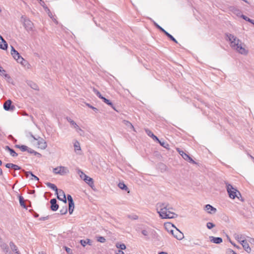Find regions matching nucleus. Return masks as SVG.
<instances>
[{
  "mask_svg": "<svg viewBox=\"0 0 254 254\" xmlns=\"http://www.w3.org/2000/svg\"><path fill=\"white\" fill-rule=\"evenodd\" d=\"M12 169H14V170H19L21 169V168L16 164H14V166H13V167H12Z\"/></svg>",
  "mask_w": 254,
  "mask_h": 254,
  "instance_id": "864d4df0",
  "label": "nucleus"
},
{
  "mask_svg": "<svg viewBox=\"0 0 254 254\" xmlns=\"http://www.w3.org/2000/svg\"><path fill=\"white\" fill-rule=\"evenodd\" d=\"M30 212H33L34 213V216L35 218H37L39 217V214L36 213L33 209L30 210Z\"/></svg>",
  "mask_w": 254,
  "mask_h": 254,
  "instance_id": "4d7b16f0",
  "label": "nucleus"
},
{
  "mask_svg": "<svg viewBox=\"0 0 254 254\" xmlns=\"http://www.w3.org/2000/svg\"><path fill=\"white\" fill-rule=\"evenodd\" d=\"M186 161L192 164H196V162L190 156L189 157Z\"/></svg>",
  "mask_w": 254,
  "mask_h": 254,
  "instance_id": "09e8293b",
  "label": "nucleus"
},
{
  "mask_svg": "<svg viewBox=\"0 0 254 254\" xmlns=\"http://www.w3.org/2000/svg\"><path fill=\"white\" fill-rule=\"evenodd\" d=\"M97 241L103 243L105 242L106 239L104 237L99 236L97 237Z\"/></svg>",
  "mask_w": 254,
  "mask_h": 254,
  "instance_id": "4c0bfd02",
  "label": "nucleus"
},
{
  "mask_svg": "<svg viewBox=\"0 0 254 254\" xmlns=\"http://www.w3.org/2000/svg\"><path fill=\"white\" fill-rule=\"evenodd\" d=\"M74 208V202H68V211L70 214H71Z\"/></svg>",
  "mask_w": 254,
  "mask_h": 254,
  "instance_id": "393cba45",
  "label": "nucleus"
},
{
  "mask_svg": "<svg viewBox=\"0 0 254 254\" xmlns=\"http://www.w3.org/2000/svg\"><path fill=\"white\" fill-rule=\"evenodd\" d=\"M30 175L32 177V178L31 179V180H35L36 181L39 180V178L37 176L34 175L32 172L30 173Z\"/></svg>",
  "mask_w": 254,
  "mask_h": 254,
  "instance_id": "49530a36",
  "label": "nucleus"
},
{
  "mask_svg": "<svg viewBox=\"0 0 254 254\" xmlns=\"http://www.w3.org/2000/svg\"><path fill=\"white\" fill-rule=\"evenodd\" d=\"M27 83L28 85L30 86L31 88L35 90H38V86L35 82L32 81H28L27 82Z\"/></svg>",
  "mask_w": 254,
  "mask_h": 254,
  "instance_id": "412c9836",
  "label": "nucleus"
},
{
  "mask_svg": "<svg viewBox=\"0 0 254 254\" xmlns=\"http://www.w3.org/2000/svg\"><path fill=\"white\" fill-rule=\"evenodd\" d=\"M9 247L11 250V251L14 253H15L16 251H18L17 247L14 244L13 242H10L9 243Z\"/></svg>",
  "mask_w": 254,
  "mask_h": 254,
  "instance_id": "cd10ccee",
  "label": "nucleus"
},
{
  "mask_svg": "<svg viewBox=\"0 0 254 254\" xmlns=\"http://www.w3.org/2000/svg\"><path fill=\"white\" fill-rule=\"evenodd\" d=\"M226 185V189L229 197L232 199H235L236 197L239 199L241 197V193L231 185L228 183H225Z\"/></svg>",
  "mask_w": 254,
  "mask_h": 254,
  "instance_id": "20e7f679",
  "label": "nucleus"
},
{
  "mask_svg": "<svg viewBox=\"0 0 254 254\" xmlns=\"http://www.w3.org/2000/svg\"><path fill=\"white\" fill-rule=\"evenodd\" d=\"M209 239H210V242H211L213 243H215V244H220L222 242V239L220 237H215L213 236H210Z\"/></svg>",
  "mask_w": 254,
  "mask_h": 254,
  "instance_id": "f3484780",
  "label": "nucleus"
},
{
  "mask_svg": "<svg viewBox=\"0 0 254 254\" xmlns=\"http://www.w3.org/2000/svg\"><path fill=\"white\" fill-rule=\"evenodd\" d=\"M11 55L18 63L22 65H24V64L26 63V61L19 55V53L16 50L15 53H12Z\"/></svg>",
  "mask_w": 254,
  "mask_h": 254,
  "instance_id": "6e6552de",
  "label": "nucleus"
},
{
  "mask_svg": "<svg viewBox=\"0 0 254 254\" xmlns=\"http://www.w3.org/2000/svg\"><path fill=\"white\" fill-rule=\"evenodd\" d=\"M230 242L235 247H236L238 249H239V247L237 246L235 244L233 243L231 241V239H229Z\"/></svg>",
  "mask_w": 254,
  "mask_h": 254,
  "instance_id": "052dcab7",
  "label": "nucleus"
},
{
  "mask_svg": "<svg viewBox=\"0 0 254 254\" xmlns=\"http://www.w3.org/2000/svg\"><path fill=\"white\" fill-rule=\"evenodd\" d=\"M77 173L79 175L80 178L83 180H86L88 178V176L85 174L80 169H77Z\"/></svg>",
  "mask_w": 254,
  "mask_h": 254,
  "instance_id": "5701e85b",
  "label": "nucleus"
},
{
  "mask_svg": "<svg viewBox=\"0 0 254 254\" xmlns=\"http://www.w3.org/2000/svg\"><path fill=\"white\" fill-rule=\"evenodd\" d=\"M102 100L104 102L110 106L112 108L114 109V105L110 100L105 98V97H104Z\"/></svg>",
  "mask_w": 254,
  "mask_h": 254,
  "instance_id": "c756f323",
  "label": "nucleus"
},
{
  "mask_svg": "<svg viewBox=\"0 0 254 254\" xmlns=\"http://www.w3.org/2000/svg\"><path fill=\"white\" fill-rule=\"evenodd\" d=\"M156 26L160 30H161L163 32L165 33V34L172 41H174L176 43H177V41L172 36L171 34H170L169 33H168L167 31H166L163 28H162L161 26H160L157 24H155Z\"/></svg>",
  "mask_w": 254,
  "mask_h": 254,
  "instance_id": "f8f14e48",
  "label": "nucleus"
},
{
  "mask_svg": "<svg viewBox=\"0 0 254 254\" xmlns=\"http://www.w3.org/2000/svg\"><path fill=\"white\" fill-rule=\"evenodd\" d=\"M86 105H87L88 107H89V108H91L92 109H93V110L95 112H97L98 111V110L96 108L93 107L92 106L90 105L89 104H88V103H86Z\"/></svg>",
  "mask_w": 254,
  "mask_h": 254,
  "instance_id": "de8ad7c7",
  "label": "nucleus"
},
{
  "mask_svg": "<svg viewBox=\"0 0 254 254\" xmlns=\"http://www.w3.org/2000/svg\"><path fill=\"white\" fill-rule=\"evenodd\" d=\"M19 200L20 205L24 208L27 209V206L24 202V198L22 196H19Z\"/></svg>",
  "mask_w": 254,
  "mask_h": 254,
  "instance_id": "c85d7f7f",
  "label": "nucleus"
},
{
  "mask_svg": "<svg viewBox=\"0 0 254 254\" xmlns=\"http://www.w3.org/2000/svg\"><path fill=\"white\" fill-rule=\"evenodd\" d=\"M66 119H67V121L69 123H70V124L71 125H72L73 126L74 128H75L77 131H78V130L82 131L81 129L78 127V126L76 124V123L74 121L72 120L69 118H67Z\"/></svg>",
  "mask_w": 254,
  "mask_h": 254,
  "instance_id": "a211bd4d",
  "label": "nucleus"
},
{
  "mask_svg": "<svg viewBox=\"0 0 254 254\" xmlns=\"http://www.w3.org/2000/svg\"><path fill=\"white\" fill-rule=\"evenodd\" d=\"M13 166H14V164H12V163H7L5 164V167L7 168H12V167H13Z\"/></svg>",
  "mask_w": 254,
  "mask_h": 254,
  "instance_id": "8fccbe9b",
  "label": "nucleus"
},
{
  "mask_svg": "<svg viewBox=\"0 0 254 254\" xmlns=\"http://www.w3.org/2000/svg\"><path fill=\"white\" fill-rule=\"evenodd\" d=\"M46 185H47V187L51 188L53 190H55L56 192V193L57 194H58V192H59V193L60 194V195H63V199H62L63 201L65 204L66 203L67 200L66 198V196H65V193L62 190H58L57 186L55 185L52 184L51 183H49V182L47 183H46Z\"/></svg>",
  "mask_w": 254,
  "mask_h": 254,
  "instance_id": "39448f33",
  "label": "nucleus"
},
{
  "mask_svg": "<svg viewBox=\"0 0 254 254\" xmlns=\"http://www.w3.org/2000/svg\"><path fill=\"white\" fill-rule=\"evenodd\" d=\"M80 243L83 247H85L86 245H89V246L92 245V242L89 239H86V240H81L80 241Z\"/></svg>",
  "mask_w": 254,
  "mask_h": 254,
  "instance_id": "aec40b11",
  "label": "nucleus"
},
{
  "mask_svg": "<svg viewBox=\"0 0 254 254\" xmlns=\"http://www.w3.org/2000/svg\"><path fill=\"white\" fill-rule=\"evenodd\" d=\"M240 16H241V17H242L243 19H244V20H245L247 21H248L249 22H252L251 19H250V18L248 17L247 16H246L245 15L242 14Z\"/></svg>",
  "mask_w": 254,
  "mask_h": 254,
  "instance_id": "79ce46f5",
  "label": "nucleus"
},
{
  "mask_svg": "<svg viewBox=\"0 0 254 254\" xmlns=\"http://www.w3.org/2000/svg\"><path fill=\"white\" fill-rule=\"evenodd\" d=\"M159 254H168L166 252H162L159 253Z\"/></svg>",
  "mask_w": 254,
  "mask_h": 254,
  "instance_id": "774afa93",
  "label": "nucleus"
},
{
  "mask_svg": "<svg viewBox=\"0 0 254 254\" xmlns=\"http://www.w3.org/2000/svg\"><path fill=\"white\" fill-rule=\"evenodd\" d=\"M131 129L132 130H134V127L130 123L128 122V129Z\"/></svg>",
  "mask_w": 254,
  "mask_h": 254,
  "instance_id": "5fc2aeb1",
  "label": "nucleus"
},
{
  "mask_svg": "<svg viewBox=\"0 0 254 254\" xmlns=\"http://www.w3.org/2000/svg\"><path fill=\"white\" fill-rule=\"evenodd\" d=\"M116 247L118 249H120V250H125L126 248V246L124 244H119V243H117L116 244Z\"/></svg>",
  "mask_w": 254,
  "mask_h": 254,
  "instance_id": "c9c22d12",
  "label": "nucleus"
},
{
  "mask_svg": "<svg viewBox=\"0 0 254 254\" xmlns=\"http://www.w3.org/2000/svg\"><path fill=\"white\" fill-rule=\"evenodd\" d=\"M37 140V144L39 148L44 149L47 147V143L43 138L39 137Z\"/></svg>",
  "mask_w": 254,
  "mask_h": 254,
  "instance_id": "4468645a",
  "label": "nucleus"
},
{
  "mask_svg": "<svg viewBox=\"0 0 254 254\" xmlns=\"http://www.w3.org/2000/svg\"><path fill=\"white\" fill-rule=\"evenodd\" d=\"M12 101L10 100H7L3 104V108L6 111L13 110L15 107L11 105Z\"/></svg>",
  "mask_w": 254,
  "mask_h": 254,
  "instance_id": "9d476101",
  "label": "nucleus"
},
{
  "mask_svg": "<svg viewBox=\"0 0 254 254\" xmlns=\"http://www.w3.org/2000/svg\"><path fill=\"white\" fill-rule=\"evenodd\" d=\"M53 171L54 174L60 175H64L69 173V170L67 167L62 166L54 168Z\"/></svg>",
  "mask_w": 254,
  "mask_h": 254,
  "instance_id": "423d86ee",
  "label": "nucleus"
},
{
  "mask_svg": "<svg viewBox=\"0 0 254 254\" xmlns=\"http://www.w3.org/2000/svg\"><path fill=\"white\" fill-rule=\"evenodd\" d=\"M174 229L175 230H171V233L177 239L182 240L184 238V234L176 227Z\"/></svg>",
  "mask_w": 254,
  "mask_h": 254,
  "instance_id": "1a4fd4ad",
  "label": "nucleus"
},
{
  "mask_svg": "<svg viewBox=\"0 0 254 254\" xmlns=\"http://www.w3.org/2000/svg\"><path fill=\"white\" fill-rule=\"evenodd\" d=\"M0 247L5 253V254H10V253L9 252V248L6 244L2 243L0 245Z\"/></svg>",
  "mask_w": 254,
  "mask_h": 254,
  "instance_id": "4be33fe9",
  "label": "nucleus"
},
{
  "mask_svg": "<svg viewBox=\"0 0 254 254\" xmlns=\"http://www.w3.org/2000/svg\"><path fill=\"white\" fill-rule=\"evenodd\" d=\"M235 238L240 243L241 241H242V235H238V234H235Z\"/></svg>",
  "mask_w": 254,
  "mask_h": 254,
  "instance_id": "ea45409f",
  "label": "nucleus"
},
{
  "mask_svg": "<svg viewBox=\"0 0 254 254\" xmlns=\"http://www.w3.org/2000/svg\"><path fill=\"white\" fill-rule=\"evenodd\" d=\"M241 244L242 245L243 248L247 252L249 253L251 252V249L249 246V244L246 240H243L241 241Z\"/></svg>",
  "mask_w": 254,
  "mask_h": 254,
  "instance_id": "2eb2a0df",
  "label": "nucleus"
},
{
  "mask_svg": "<svg viewBox=\"0 0 254 254\" xmlns=\"http://www.w3.org/2000/svg\"><path fill=\"white\" fill-rule=\"evenodd\" d=\"M48 216L44 217H41L40 218V220H45L48 219Z\"/></svg>",
  "mask_w": 254,
  "mask_h": 254,
  "instance_id": "e2e57ef3",
  "label": "nucleus"
},
{
  "mask_svg": "<svg viewBox=\"0 0 254 254\" xmlns=\"http://www.w3.org/2000/svg\"><path fill=\"white\" fill-rule=\"evenodd\" d=\"M249 242L253 244V245H254V238H250L249 240Z\"/></svg>",
  "mask_w": 254,
  "mask_h": 254,
  "instance_id": "13d9d810",
  "label": "nucleus"
},
{
  "mask_svg": "<svg viewBox=\"0 0 254 254\" xmlns=\"http://www.w3.org/2000/svg\"><path fill=\"white\" fill-rule=\"evenodd\" d=\"M128 218L132 219V220H136L138 219V216L135 214L130 215L128 216Z\"/></svg>",
  "mask_w": 254,
  "mask_h": 254,
  "instance_id": "37998d69",
  "label": "nucleus"
},
{
  "mask_svg": "<svg viewBox=\"0 0 254 254\" xmlns=\"http://www.w3.org/2000/svg\"><path fill=\"white\" fill-rule=\"evenodd\" d=\"M204 210L206 211L207 213L211 214L215 213L217 211L215 208L210 204L205 205L204 207Z\"/></svg>",
  "mask_w": 254,
  "mask_h": 254,
  "instance_id": "ddd939ff",
  "label": "nucleus"
},
{
  "mask_svg": "<svg viewBox=\"0 0 254 254\" xmlns=\"http://www.w3.org/2000/svg\"><path fill=\"white\" fill-rule=\"evenodd\" d=\"M57 197L59 200L63 201L62 199H63V195H60L59 192H58V194H57Z\"/></svg>",
  "mask_w": 254,
  "mask_h": 254,
  "instance_id": "6e6d98bb",
  "label": "nucleus"
},
{
  "mask_svg": "<svg viewBox=\"0 0 254 254\" xmlns=\"http://www.w3.org/2000/svg\"><path fill=\"white\" fill-rule=\"evenodd\" d=\"M22 172L24 173L25 176H26V178H28L29 175H30V173H31V172L25 171L24 170H23Z\"/></svg>",
  "mask_w": 254,
  "mask_h": 254,
  "instance_id": "603ef678",
  "label": "nucleus"
},
{
  "mask_svg": "<svg viewBox=\"0 0 254 254\" xmlns=\"http://www.w3.org/2000/svg\"><path fill=\"white\" fill-rule=\"evenodd\" d=\"M181 156L185 160H187V159L190 156L188 154H186L185 152H182V154H181Z\"/></svg>",
  "mask_w": 254,
  "mask_h": 254,
  "instance_id": "c03bdc74",
  "label": "nucleus"
},
{
  "mask_svg": "<svg viewBox=\"0 0 254 254\" xmlns=\"http://www.w3.org/2000/svg\"><path fill=\"white\" fill-rule=\"evenodd\" d=\"M118 187L122 190H127V186L123 182H120L118 184Z\"/></svg>",
  "mask_w": 254,
  "mask_h": 254,
  "instance_id": "7c9ffc66",
  "label": "nucleus"
},
{
  "mask_svg": "<svg viewBox=\"0 0 254 254\" xmlns=\"http://www.w3.org/2000/svg\"><path fill=\"white\" fill-rule=\"evenodd\" d=\"M226 37L230 42L231 47L237 53L243 55H247L249 50L245 43L241 42L235 36L231 34H227Z\"/></svg>",
  "mask_w": 254,
  "mask_h": 254,
  "instance_id": "f257e3e1",
  "label": "nucleus"
},
{
  "mask_svg": "<svg viewBox=\"0 0 254 254\" xmlns=\"http://www.w3.org/2000/svg\"><path fill=\"white\" fill-rule=\"evenodd\" d=\"M67 200H68V202H73V201L72 197V196L70 194H67Z\"/></svg>",
  "mask_w": 254,
  "mask_h": 254,
  "instance_id": "3c124183",
  "label": "nucleus"
},
{
  "mask_svg": "<svg viewBox=\"0 0 254 254\" xmlns=\"http://www.w3.org/2000/svg\"><path fill=\"white\" fill-rule=\"evenodd\" d=\"M206 227L208 229H211L215 227V225L211 222H207L206 224Z\"/></svg>",
  "mask_w": 254,
  "mask_h": 254,
  "instance_id": "a19ab883",
  "label": "nucleus"
},
{
  "mask_svg": "<svg viewBox=\"0 0 254 254\" xmlns=\"http://www.w3.org/2000/svg\"><path fill=\"white\" fill-rule=\"evenodd\" d=\"M7 47L8 45L6 42L4 40L2 37L0 35V48L5 50L7 49Z\"/></svg>",
  "mask_w": 254,
  "mask_h": 254,
  "instance_id": "dca6fc26",
  "label": "nucleus"
},
{
  "mask_svg": "<svg viewBox=\"0 0 254 254\" xmlns=\"http://www.w3.org/2000/svg\"><path fill=\"white\" fill-rule=\"evenodd\" d=\"M9 152L11 156H12V157H17L18 156V154L16 153L15 151L12 148L10 149Z\"/></svg>",
  "mask_w": 254,
  "mask_h": 254,
  "instance_id": "e433bc0d",
  "label": "nucleus"
},
{
  "mask_svg": "<svg viewBox=\"0 0 254 254\" xmlns=\"http://www.w3.org/2000/svg\"><path fill=\"white\" fill-rule=\"evenodd\" d=\"M84 181L91 188L94 186L93 180L91 178L88 176V178Z\"/></svg>",
  "mask_w": 254,
  "mask_h": 254,
  "instance_id": "b1692460",
  "label": "nucleus"
},
{
  "mask_svg": "<svg viewBox=\"0 0 254 254\" xmlns=\"http://www.w3.org/2000/svg\"><path fill=\"white\" fill-rule=\"evenodd\" d=\"M64 248L66 252L68 254H72V250L70 248H68L67 247H65V246L64 247Z\"/></svg>",
  "mask_w": 254,
  "mask_h": 254,
  "instance_id": "a18cd8bd",
  "label": "nucleus"
},
{
  "mask_svg": "<svg viewBox=\"0 0 254 254\" xmlns=\"http://www.w3.org/2000/svg\"><path fill=\"white\" fill-rule=\"evenodd\" d=\"M27 151L28 153H29L30 154H34L35 156H38L39 157H40L41 156V154H40L39 153L35 151L33 149H31L30 148H29V147H28V150H27Z\"/></svg>",
  "mask_w": 254,
  "mask_h": 254,
  "instance_id": "bb28decb",
  "label": "nucleus"
},
{
  "mask_svg": "<svg viewBox=\"0 0 254 254\" xmlns=\"http://www.w3.org/2000/svg\"><path fill=\"white\" fill-rule=\"evenodd\" d=\"M141 234L144 237V240L147 241L151 239L152 240H159V235L153 229L150 228H143L141 231Z\"/></svg>",
  "mask_w": 254,
  "mask_h": 254,
  "instance_id": "7ed1b4c3",
  "label": "nucleus"
},
{
  "mask_svg": "<svg viewBox=\"0 0 254 254\" xmlns=\"http://www.w3.org/2000/svg\"><path fill=\"white\" fill-rule=\"evenodd\" d=\"M117 254H124L122 250H118V252L116 253Z\"/></svg>",
  "mask_w": 254,
  "mask_h": 254,
  "instance_id": "bf43d9fd",
  "label": "nucleus"
},
{
  "mask_svg": "<svg viewBox=\"0 0 254 254\" xmlns=\"http://www.w3.org/2000/svg\"><path fill=\"white\" fill-rule=\"evenodd\" d=\"M145 132L150 137H151V138H152V139L155 140V141H159V139L158 138L155 136L153 133V132L150 130L149 129H146L145 130Z\"/></svg>",
  "mask_w": 254,
  "mask_h": 254,
  "instance_id": "6ab92c4d",
  "label": "nucleus"
},
{
  "mask_svg": "<svg viewBox=\"0 0 254 254\" xmlns=\"http://www.w3.org/2000/svg\"><path fill=\"white\" fill-rule=\"evenodd\" d=\"M93 92L100 99H103L104 97L101 95L100 92L95 88L93 89Z\"/></svg>",
  "mask_w": 254,
  "mask_h": 254,
  "instance_id": "473e14b6",
  "label": "nucleus"
},
{
  "mask_svg": "<svg viewBox=\"0 0 254 254\" xmlns=\"http://www.w3.org/2000/svg\"><path fill=\"white\" fill-rule=\"evenodd\" d=\"M157 210L160 217L162 219H172L176 218L177 215L172 211L173 207L167 203H159L157 205Z\"/></svg>",
  "mask_w": 254,
  "mask_h": 254,
  "instance_id": "f03ea898",
  "label": "nucleus"
},
{
  "mask_svg": "<svg viewBox=\"0 0 254 254\" xmlns=\"http://www.w3.org/2000/svg\"><path fill=\"white\" fill-rule=\"evenodd\" d=\"M60 212L61 215L65 214L67 212V206H65L64 207H63L62 209H61Z\"/></svg>",
  "mask_w": 254,
  "mask_h": 254,
  "instance_id": "72a5a7b5",
  "label": "nucleus"
},
{
  "mask_svg": "<svg viewBox=\"0 0 254 254\" xmlns=\"http://www.w3.org/2000/svg\"><path fill=\"white\" fill-rule=\"evenodd\" d=\"M50 202L51 204V206H50L51 209L53 211H57L58 209L59 206L57 203V201L56 199V198L51 199L50 200Z\"/></svg>",
  "mask_w": 254,
  "mask_h": 254,
  "instance_id": "9b49d317",
  "label": "nucleus"
},
{
  "mask_svg": "<svg viewBox=\"0 0 254 254\" xmlns=\"http://www.w3.org/2000/svg\"><path fill=\"white\" fill-rule=\"evenodd\" d=\"M11 54L12 53H15L16 52V50H15L14 47L13 46H11Z\"/></svg>",
  "mask_w": 254,
  "mask_h": 254,
  "instance_id": "680f3d73",
  "label": "nucleus"
},
{
  "mask_svg": "<svg viewBox=\"0 0 254 254\" xmlns=\"http://www.w3.org/2000/svg\"><path fill=\"white\" fill-rule=\"evenodd\" d=\"M21 18L23 19V25L27 31H31L33 29V23L26 17L22 16Z\"/></svg>",
  "mask_w": 254,
  "mask_h": 254,
  "instance_id": "0eeeda50",
  "label": "nucleus"
},
{
  "mask_svg": "<svg viewBox=\"0 0 254 254\" xmlns=\"http://www.w3.org/2000/svg\"><path fill=\"white\" fill-rule=\"evenodd\" d=\"M74 147L75 151L77 150H80V143L78 141H76L74 143Z\"/></svg>",
  "mask_w": 254,
  "mask_h": 254,
  "instance_id": "2f4dec72",
  "label": "nucleus"
},
{
  "mask_svg": "<svg viewBox=\"0 0 254 254\" xmlns=\"http://www.w3.org/2000/svg\"><path fill=\"white\" fill-rule=\"evenodd\" d=\"M31 136L34 139V140H38V138H36L33 134H31Z\"/></svg>",
  "mask_w": 254,
  "mask_h": 254,
  "instance_id": "338daca9",
  "label": "nucleus"
},
{
  "mask_svg": "<svg viewBox=\"0 0 254 254\" xmlns=\"http://www.w3.org/2000/svg\"><path fill=\"white\" fill-rule=\"evenodd\" d=\"M4 77L6 78L7 81L8 83H12L13 80L8 74H4Z\"/></svg>",
  "mask_w": 254,
  "mask_h": 254,
  "instance_id": "58836bf2",
  "label": "nucleus"
},
{
  "mask_svg": "<svg viewBox=\"0 0 254 254\" xmlns=\"http://www.w3.org/2000/svg\"><path fill=\"white\" fill-rule=\"evenodd\" d=\"M15 147L20 149L22 151H26L27 150H28V147L24 145L16 144L15 145Z\"/></svg>",
  "mask_w": 254,
  "mask_h": 254,
  "instance_id": "a878e982",
  "label": "nucleus"
},
{
  "mask_svg": "<svg viewBox=\"0 0 254 254\" xmlns=\"http://www.w3.org/2000/svg\"><path fill=\"white\" fill-rule=\"evenodd\" d=\"M157 141L160 143V144L162 146L164 147V148H167L169 146V144L164 141H162L161 140H160L159 139V141Z\"/></svg>",
  "mask_w": 254,
  "mask_h": 254,
  "instance_id": "f704fd0d",
  "label": "nucleus"
},
{
  "mask_svg": "<svg viewBox=\"0 0 254 254\" xmlns=\"http://www.w3.org/2000/svg\"><path fill=\"white\" fill-rule=\"evenodd\" d=\"M177 151L181 155V154H182V152H184L183 151L181 150L180 149H177Z\"/></svg>",
  "mask_w": 254,
  "mask_h": 254,
  "instance_id": "69168bd1",
  "label": "nucleus"
},
{
  "mask_svg": "<svg viewBox=\"0 0 254 254\" xmlns=\"http://www.w3.org/2000/svg\"><path fill=\"white\" fill-rule=\"evenodd\" d=\"M4 149L5 150H7L9 151L10 150V149H11V148H10L9 146H5L4 147Z\"/></svg>",
  "mask_w": 254,
  "mask_h": 254,
  "instance_id": "0e129e2a",
  "label": "nucleus"
}]
</instances>
